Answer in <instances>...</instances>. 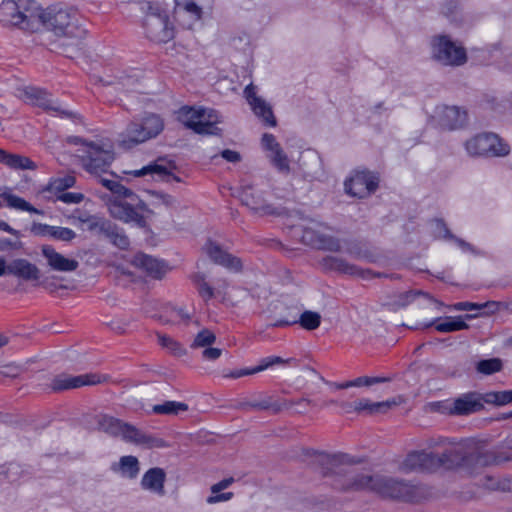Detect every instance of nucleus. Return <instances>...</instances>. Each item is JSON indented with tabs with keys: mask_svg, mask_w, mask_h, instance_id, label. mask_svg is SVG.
<instances>
[{
	"mask_svg": "<svg viewBox=\"0 0 512 512\" xmlns=\"http://www.w3.org/2000/svg\"><path fill=\"white\" fill-rule=\"evenodd\" d=\"M0 21L6 26L34 32L42 26L41 9L33 0H4L0 5Z\"/></svg>",
	"mask_w": 512,
	"mask_h": 512,
	"instance_id": "nucleus-1",
	"label": "nucleus"
},
{
	"mask_svg": "<svg viewBox=\"0 0 512 512\" xmlns=\"http://www.w3.org/2000/svg\"><path fill=\"white\" fill-rule=\"evenodd\" d=\"M42 26H46L56 35L66 36L76 40V45L86 35V29L81 23L77 10L71 7L53 6L45 12L41 11Z\"/></svg>",
	"mask_w": 512,
	"mask_h": 512,
	"instance_id": "nucleus-2",
	"label": "nucleus"
},
{
	"mask_svg": "<svg viewBox=\"0 0 512 512\" xmlns=\"http://www.w3.org/2000/svg\"><path fill=\"white\" fill-rule=\"evenodd\" d=\"M376 495L383 499L402 502H419L428 495L427 489L422 485H415L404 479L379 475Z\"/></svg>",
	"mask_w": 512,
	"mask_h": 512,
	"instance_id": "nucleus-3",
	"label": "nucleus"
},
{
	"mask_svg": "<svg viewBox=\"0 0 512 512\" xmlns=\"http://www.w3.org/2000/svg\"><path fill=\"white\" fill-rule=\"evenodd\" d=\"M143 26L147 37L156 43H167L174 37V29L169 22L167 11L159 3L146 2Z\"/></svg>",
	"mask_w": 512,
	"mask_h": 512,
	"instance_id": "nucleus-4",
	"label": "nucleus"
},
{
	"mask_svg": "<svg viewBox=\"0 0 512 512\" xmlns=\"http://www.w3.org/2000/svg\"><path fill=\"white\" fill-rule=\"evenodd\" d=\"M162 130L161 118L155 114H149L141 122L133 121L126 127L120 135V145L130 149L156 137Z\"/></svg>",
	"mask_w": 512,
	"mask_h": 512,
	"instance_id": "nucleus-5",
	"label": "nucleus"
},
{
	"mask_svg": "<svg viewBox=\"0 0 512 512\" xmlns=\"http://www.w3.org/2000/svg\"><path fill=\"white\" fill-rule=\"evenodd\" d=\"M465 149L472 157H503L510 148L496 134H478L465 142Z\"/></svg>",
	"mask_w": 512,
	"mask_h": 512,
	"instance_id": "nucleus-6",
	"label": "nucleus"
},
{
	"mask_svg": "<svg viewBox=\"0 0 512 512\" xmlns=\"http://www.w3.org/2000/svg\"><path fill=\"white\" fill-rule=\"evenodd\" d=\"M432 57L442 65L461 66L467 61V54L461 45L446 35L435 36L431 41Z\"/></svg>",
	"mask_w": 512,
	"mask_h": 512,
	"instance_id": "nucleus-7",
	"label": "nucleus"
},
{
	"mask_svg": "<svg viewBox=\"0 0 512 512\" xmlns=\"http://www.w3.org/2000/svg\"><path fill=\"white\" fill-rule=\"evenodd\" d=\"M501 391H489L486 393L470 392L463 394L454 400L450 413L453 415H468L484 408V403L502 406L500 400Z\"/></svg>",
	"mask_w": 512,
	"mask_h": 512,
	"instance_id": "nucleus-8",
	"label": "nucleus"
},
{
	"mask_svg": "<svg viewBox=\"0 0 512 512\" xmlns=\"http://www.w3.org/2000/svg\"><path fill=\"white\" fill-rule=\"evenodd\" d=\"M85 145L87 147L86 154L82 157L85 170L95 176L107 173L114 160L113 152L96 143H85Z\"/></svg>",
	"mask_w": 512,
	"mask_h": 512,
	"instance_id": "nucleus-9",
	"label": "nucleus"
},
{
	"mask_svg": "<svg viewBox=\"0 0 512 512\" xmlns=\"http://www.w3.org/2000/svg\"><path fill=\"white\" fill-rule=\"evenodd\" d=\"M323 224L316 221H310L307 226L302 229L301 241L313 248L324 249L330 251H339L341 248L338 239L328 235Z\"/></svg>",
	"mask_w": 512,
	"mask_h": 512,
	"instance_id": "nucleus-10",
	"label": "nucleus"
},
{
	"mask_svg": "<svg viewBox=\"0 0 512 512\" xmlns=\"http://www.w3.org/2000/svg\"><path fill=\"white\" fill-rule=\"evenodd\" d=\"M467 112L458 106H437L431 115L434 124L442 129L455 130L462 128L467 122Z\"/></svg>",
	"mask_w": 512,
	"mask_h": 512,
	"instance_id": "nucleus-11",
	"label": "nucleus"
},
{
	"mask_svg": "<svg viewBox=\"0 0 512 512\" xmlns=\"http://www.w3.org/2000/svg\"><path fill=\"white\" fill-rule=\"evenodd\" d=\"M379 179L369 171H358L344 183L345 191L351 196L365 198L378 188Z\"/></svg>",
	"mask_w": 512,
	"mask_h": 512,
	"instance_id": "nucleus-12",
	"label": "nucleus"
},
{
	"mask_svg": "<svg viewBox=\"0 0 512 512\" xmlns=\"http://www.w3.org/2000/svg\"><path fill=\"white\" fill-rule=\"evenodd\" d=\"M449 444L441 454H437V458L440 460L439 467L445 466L451 468L455 465L469 463L471 460L472 453L468 452L469 445L467 443L452 444L446 439H440L434 445H445Z\"/></svg>",
	"mask_w": 512,
	"mask_h": 512,
	"instance_id": "nucleus-13",
	"label": "nucleus"
},
{
	"mask_svg": "<svg viewBox=\"0 0 512 512\" xmlns=\"http://www.w3.org/2000/svg\"><path fill=\"white\" fill-rule=\"evenodd\" d=\"M440 460L437 454L425 451H413L407 455L400 465V470L404 473L414 471H431L439 468Z\"/></svg>",
	"mask_w": 512,
	"mask_h": 512,
	"instance_id": "nucleus-14",
	"label": "nucleus"
},
{
	"mask_svg": "<svg viewBox=\"0 0 512 512\" xmlns=\"http://www.w3.org/2000/svg\"><path fill=\"white\" fill-rule=\"evenodd\" d=\"M25 100L32 105L39 106L45 110L56 112L59 116L64 118H75L76 114L70 110L63 109L60 105L56 104L50 99L49 94L37 87H27L24 89Z\"/></svg>",
	"mask_w": 512,
	"mask_h": 512,
	"instance_id": "nucleus-15",
	"label": "nucleus"
},
{
	"mask_svg": "<svg viewBox=\"0 0 512 512\" xmlns=\"http://www.w3.org/2000/svg\"><path fill=\"white\" fill-rule=\"evenodd\" d=\"M256 87L253 83L247 85L244 89V97L253 110L254 114L261 118L262 121L274 127L277 124L276 118L273 114L272 107L263 98L256 95Z\"/></svg>",
	"mask_w": 512,
	"mask_h": 512,
	"instance_id": "nucleus-16",
	"label": "nucleus"
},
{
	"mask_svg": "<svg viewBox=\"0 0 512 512\" xmlns=\"http://www.w3.org/2000/svg\"><path fill=\"white\" fill-rule=\"evenodd\" d=\"M108 210L113 218L125 223H134L141 228H144L147 225L144 216L138 213L131 204L125 201L118 199L110 200L108 203Z\"/></svg>",
	"mask_w": 512,
	"mask_h": 512,
	"instance_id": "nucleus-17",
	"label": "nucleus"
},
{
	"mask_svg": "<svg viewBox=\"0 0 512 512\" xmlns=\"http://www.w3.org/2000/svg\"><path fill=\"white\" fill-rule=\"evenodd\" d=\"M241 202L255 212L274 214L275 209L264 198L263 191L252 185L243 186L239 194Z\"/></svg>",
	"mask_w": 512,
	"mask_h": 512,
	"instance_id": "nucleus-18",
	"label": "nucleus"
},
{
	"mask_svg": "<svg viewBox=\"0 0 512 512\" xmlns=\"http://www.w3.org/2000/svg\"><path fill=\"white\" fill-rule=\"evenodd\" d=\"M416 300L435 304L438 307L442 306L441 302L421 290H409L406 292L396 293L389 298L386 305L393 310H398L407 307Z\"/></svg>",
	"mask_w": 512,
	"mask_h": 512,
	"instance_id": "nucleus-19",
	"label": "nucleus"
},
{
	"mask_svg": "<svg viewBox=\"0 0 512 512\" xmlns=\"http://www.w3.org/2000/svg\"><path fill=\"white\" fill-rule=\"evenodd\" d=\"M204 251L208 257L218 265H221L229 270L238 272L242 268L241 260L228 252L224 251L220 245L211 240L207 241L204 246Z\"/></svg>",
	"mask_w": 512,
	"mask_h": 512,
	"instance_id": "nucleus-20",
	"label": "nucleus"
},
{
	"mask_svg": "<svg viewBox=\"0 0 512 512\" xmlns=\"http://www.w3.org/2000/svg\"><path fill=\"white\" fill-rule=\"evenodd\" d=\"M100 379L94 374L69 376L66 374H60L55 376L51 383L50 388L54 392L68 390L72 388H78L84 385H92L99 383Z\"/></svg>",
	"mask_w": 512,
	"mask_h": 512,
	"instance_id": "nucleus-21",
	"label": "nucleus"
},
{
	"mask_svg": "<svg viewBox=\"0 0 512 512\" xmlns=\"http://www.w3.org/2000/svg\"><path fill=\"white\" fill-rule=\"evenodd\" d=\"M176 169L175 164L172 161L164 158H159L156 161L142 167L141 169L134 170L131 172L135 177H143L150 175L159 179H165L166 177H172L173 180L179 182V177L173 175V171Z\"/></svg>",
	"mask_w": 512,
	"mask_h": 512,
	"instance_id": "nucleus-22",
	"label": "nucleus"
},
{
	"mask_svg": "<svg viewBox=\"0 0 512 512\" xmlns=\"http://www.w3.org/2000/svg\"><path fill=\"white\" fill-rule=\"evenodd\" d=\"M323 266L326 269L337 271L350 276H360L362 278L381 276V274L372 273L370 270H362L356 265L350 264L345 259L336 256H329L324 258Z\"/></svg>",
	"mask_w": 512,
	"mask_h": 512,
	"instance_id": "nucleus-23",
	"label": "nucleus"
},
{
	"mask_svg": "<svg viewBox=\"0 0 512 512\" xmlns=\"http://www.w3.org/2000/svg\"><path fill=\"white\" fill-rule=\"evenodd\" d=\"M223 122L221 114L211 108H203L201 117L198 118L196 125L200 128L195 127V133L200 135H216L222 134V129L218 127V124Z\"/></svg>",
	"mask_w": 512,
	"mask_h": 512,
	"instance_id": "nucleus-24",
	"label": "nucleus"
},
{
	"mask_svg": "<svg viewBox=\"0 0 512 512\" xmlns=\"http://www.w3.org/2000/svg\"><path fill=\"white\" fill-rule=\"evenodd\" d=\"M42 255L46 258L49 267L52 270L59 272H72L75 271L79 263L75 259H69L58 253L52 246H42Z\"/></svg>",
	"mask_w": 512,
	"mask_h": 512,
	"instance_id": "nucleus-25",
	"label": "nucleus"
},
{
	"mask_svg": "<svg viewBox=\"0 0 512 512\" xmlns=\"http://www.w3.org/2000/svg\"><path fill=\"white\" fill-rule=\"evenodd\" d=\"M8 274L25 281H38L40 279L39 268L23 258L15 259L8 264Z\"/></svg>",
	"mask_w": 512,
	"mask_h": 512,
	"instance_id": "nucleus-26",
	"label": "nucleus"
},
{
	"mask_svg": "<svg viewBox=\"0 0 512 512\" xmlns=\"http://www.w3.org/2000/svg\"><path fill=\"white\" fill-rule=\"evenodd\" d=\"M125 441L134 443L146 449L165 448L168 444L153 434L146 433L131 425Z\"/></svg>",
	"mask_w": 512,
	"mask_h": 512,
	"instance_id": "nucleus-27",
	"label": "nucleus"
},
{
	"mask_svg": "<svg viewBox=\"0 0 512 512\" xmlns=\"http://www.w3.org/2000/svg\"><path fill=\"white\" fill-rule=\"evenodd\" d=\"M31 230L35 235L44 237L49 236L63 242H70L76 237V233L70 228L51 226L42 223H34Z\"/></svg>",
	"mask_w": 512,
	"mask_h": 512,
	"instance_id": "nucleus-28",
	"label": "nucleus"
},
{
	"mask_svg": "<svg viewBox=\"0 0 512 512\" xmlns=\"http://www.w3.org/2000/svg\"><path fill=\"white\" fill-rule=\"evenodd\" d=\"M98 429L115 437H122L125 441L131 424L125 423L109 415H100L97 418Z\"/></svg>",
	"mask_w": 512,
	"mask_h": 512,
	"instance_id": "nucleus-29",
	"label": "nucleus"
},
{
	"mask_svg": "<svg viewBox=\"0 0 512 512\" xmlns=\"http://www.w3.org/2000/svg\"><path fill=\"white\" fill-rule=\"evenodd\" d=\"M165 480V471L162 468L154 467L145 472L141 480V486L145 490L162 496L165 494Z\"/></svg>",
	"mask_w": 512,
	"mask_h": 512,
	"instance_id": "nucleus-30",
	"label": "nucleus"
},
{
	"mask_svg": "<svg viewBox=\"0 0 512 512\" xmlns=\"http://www.w3.org/2000/svg\"><path fill=\"white\" fill-rule=\"evenodd\" d=\"M132 263L156 279H160L165 273L164 264L146 254L140 253L135 255Z\"/></svg>",
	"mask_w": 512,
	"mask_h": 512,
	"instance_id": "nucleus-31",
	"label": "nucleus"
},
{
	"mask_svg": "<svg viewBox=\"0 0 512 512\" xmlns=\"http://www.w3.org/2000/svg\"><path fill=\"white\" fill-rule=\"evenodd\" d=\"M401 401L394 399L372 402L369 399H359L356 401V412H364L368 415L386 413L388 410L400 404Z\"/></svg>",
	"mask_w": 512,
	"mask_h": 512,
	"instance_id": "nucleus-32",
	"label": "nucleus"
},
{
	"mask_svg": "<svg viewBox=\"0 0 512 512\" xmlns=\"http://www.w3.org/2000/svg\"><path fill=\"white\" fill-rule=\"evenodd\" d=\"M0 163L15 170H35L37 168V165L30 158L20 154L8 153L2 149H0Z\"/></svg>",
	"mask_w": 512,
	"mask_h": 512,
	"instance_id": "nucleus-33",
	"label": "nucleus"
},
{
	"mask_svg": "<svg viewBox=\"0 0 512 512\" xmlns=\"http://www.w3.org/2000/svg\"><path fill=\"white\" fill-rule=\"evenodd\" d=\"M379 475H369V474H357L353 478H351L350 482L345 486V490H353V491H369L372 493H376L377 489V481Z\"/></svg>",
	"mask_w": 512,
	"mask_h": 512,
	"instance_id": "nucleus-34",
	"label": "nucleus"
},
{
	"mask_svg": "<svg viewBox=\"0 0 512 512\" xmlns=\"http://www.w3.org/2000/svg\"><path fill=\"white\" fill-rule=\"evenodd\" d=\"M102 236L108 239L112 245L121 250H127L130 246V240L125 231L111 221Z\"/></svg>",
	"mask_w": 512,
	"mask_h": 512,
	"instance_id": "nucleus-35",
	"label": "nucleus"
},
{
	"mask_svg": "<svg viewBox=\"0 0 512 512\" xmlns=\"http://www.w3.org/2000/svg\"><path fill=\"white\" fill-rule=\"evenodd\" d=\"M293 403L292 400L272 402L271 398L267 397L261 400H252L250 407L252 410H271L273 413H279L282 410L291 408Z\"/></svg>",
	"mask_w": 512,
	"mask_h": 512,
	"instance_id": "nucleus-36",
	"label": "nucleus"
},
{
	"mask_svg": "<svg viewBox=\"0 0 512 512\" xmlns=\"http://www.w3.org/2000/svg\"><path fill=\"white\" fill-rule=\"evenodd\" d=\"M204 107H189L184 106L178 112L179 121L187 128L195 131V127L200 128L196 125L198 118L201 117V112Z\"/></svg>",
	"mask_w": 512,
	"mask_h": 512,
	"instance_id": "nucleus-37",
	"label": "nucleus"
},
{
	"mask_svg": "<svg viewBox=\"0 0 512 512\" xmlns=\"http://www.w3.org/2000/svg\"><path fill=\"white\" fill-rule=\"evenodd\" d=\"M114 471H119L123 476L135 478L139 472V462L134 456H123L118 464L113 465Z\"/></svg>",
	"mask_w": 512,
	"mask_h": 512,
	"instance_id": "nucleus-38",
	"label": "nucleus"
},
{
	"mask_svg": "<svg viewBox=\"0 0 512 512\" xmlns=\"http://www.w3.org/2000/svg\"><path fill=\"white\" fill-rule=\"evenodd\" d=\"M510 459L511 457H503L493 451H478L476 453H472L470 462L474 461L477 465L480 466H489L499 464Z\"/></svg>",
	"mask_w": 512,
	"mask_h": 512,
	"instance_id": "nucleus-39",
	"label": "nucleus"
},
{
	"mask_svg": "<svg viewBox=\"0 0 512 512\" xmlns=\"http://www.w3.org/2000/svg\"><path fill=\"white\" fill-rule=\"evenodd\" d=\"M0 200L3 203L6 202V205L10 208L28 211L32 213H39V211L30 205L26 200L21 197H18L8 191H4L0 193Z\"/></svg>",
	"mask_w": 512,
	"mask_h": 512,
	"instance_id": "nucleus-40",
	"label": "nucleus"
},
{
	"mask_svg": "<svg viewBox=\"0 0 512 512\" xmlns=\"http://www.w3.org/2000/svg\"><path fill=\"white\" fill-rule=\"evenodd\" d=\"M188 410V405L183 402L165 401L162 404H157L152 407L154 414L164 415H178L181 412Z\"/></svg>",
	"mask_w": 512,
	"mask_h": 512,
	"instance_id": "nucleus-41",
	"label": "nucleus"
},
{
	"mask_svg": "<svg viewBox=\"0 0 512 512\" xmlns=\"http://www.w3.org/2000/svg\"><path fill=\"white\" fill-rule=\"evenodd\" d=\"M79 221L83 224H86L87 230L91 232H95L98 235H103L106 230L110 220L105 218L96 216V215H86L79 217Z\"/></svg>",
	"mask_w": 512,
	"mask_h": 512,
	"instance_id": "nucleus-42",
	"label": "nucleus"
},
{
	"mask_svg": "<svg viewBox=\"0 0 512 512\" xmlns=\"http://www.w3.org/2000/svg\"><path fill=\"white\" fill-rule=\"evenodd\" d=\"M502 368L503 362L500 358L484 359L476 364V371L483 375H492L501 371Z\"/></svg>",
	"mask_w": 512,
	"mask_h": 512,
	"instance_id": "nucleus-43",
	"label": "nucleus"
},
{
	"mask_svg": "<svg viewBox=\"0 0 512 512\" xmlns=\"http://www.w3.org/2000/svg\"><path fill=\"white\" fill-rule=\"evenodd\" d=\"M435 328L439 332L446 333L467 329L468 324L461 317H448L443 322L437 323Z\"/></svg>",
	"mask_w": 512,
	"mask_h": 512,
	"instance_id": "nucleus-44",
	"label": "nucleus"
},
{
	"mask_svg": "<svg viewBox=\"0 0 512 512\" xmlns=\"http://www.w3.org/2000/svg\"><path fill=\"white\" fill-rule=\"evenodd\" d=\"M301 314V307L298 304H293L287 307V314L277 320L273 326L275 327H283L290 326L298 323L299 316Z\"/></svg>",
	"mask_w": 512,
	"mask_h": 512,
	"instance_id": "nucleus-45",
	"label": "nucleus"
},
{
	"mask_svg": "<svg viewBox=\"0 0 512 512\" xmlns=\"http://www.w3.org/2000/svg\"><path fill=\"white\" fill-rule=\"evenodd\" d=\"M192 281L196 285L198 293L203 300L208 301L214 297V289L206 282L203 274L197 273L193 275Z\"/></svg>",
	"mask_w": 512,
	"mask_h": 512,
	"instance_id": "nucleus-46",
	"label": "nucleus"
},
{
	"mask_svg": "<svg viewBox=\"0 0 512 512\" xmlns=\"http://www.w3.org/2000/svg\"><path fill=\"white\" fill-rule=\"evenodd\" d=\"M298 323L306 330H315L320 326L321 316L314 311H304L300 314Z\"/></svg>",
	"mask_w": 512,
	"mask_h": 512,
	"instance_id": "nucleus-47",
	"label": "nucleus"
},
{
	"mask_svg": "<svg viewBox=\"0 0 512 512\" xmlns=\"http://www.w3.org/2000/svg\"><path fill=\"white\" fill-rule=\"evenodd\" d=\"M216 342V335L209 329H202L195 336L191 348H206Z\"/></svg>",
	"mask_w": 512,
	"mask_h": 512,
	"instance_id": "nucleus-48",
	"label": "nucleus"
},
{
	"mask_svg": "<svg viewBox=\"0 0 512 512\" xmlns=\"http://www.w3.org/2000/svg\"><path fill=\"white\" fill-rule=\"evenodd\" d=\"M159 344L176 356H182L186 350L176 340L164 334H157Z\"/></svg>",
	"mask_w": 512,
	"mask_h": 512,
	"instance_id": "nucleus-49",
	"label": "nucleus"
},
{
	"mask_svg": "<svg viewBox=\"0 0 512 512\" xmlns=\"http://www.w3.org/2000/svg\"><path fill=\"white\" fill-rule=\"evenodd\" d=\"M269 157L272 164L278 169V171L286 174L290 172L288 157L281 147L277 148V150L271 153Z\"/></svg>",
	"mask_w": 512,
	"mask_h": 512,
	"instance_id": "nucleus-50",
	"label": "nucleus"
},
{
	"mask_svg": "<svg viewBox=\"0 0 512 512\" xmlns=\"http://www.w3.org/2000/svg\"><path fill=\"white\" fill-rule=\"evenodd\" d=\"M436 228L438 229L439 236H442L444 238L453 239L460 248L463 250H469L472 251V246L467 243L466 241L456 238L454 235H452L449 231V229L446 227L445 223L442 220H435Z\"/></svg>",
	"mask_w": 512,
	"mask_h": 512,
	"instance_id": "nucleus-51",
	"label": "nucleus"
},
{
	"mask_svg": "<svg viewBox=\"0 0 512 512\" xmlns=\"http://www.w3.org/2000/svg\"><path fill=\"white\" fill-rule=\"evenodd\" d=\"M291 361H293L292 358L283 359L279 356H269V357L261 359L259 365L254 367V371H258V373H259V372L264 371L274 365L287 364V363H290Z\"/></svg>",
	"mask_w": 512,
	"mask_h": 512,
	"instance_id": "nucleus-52",
	"label": "nucleus"
},
{
	"mask_svg": "<svg viewBox=\"0 0 512 512\" xmlns=\"http://www.w3.org/2000/svg\"><path fill=\"white\" fill-rule=\"evenodd\" d=\"M176 7L183 9L194 16L195 19H200L202 9L194 2V0H175Z\"/></svg>",
	"mask_w": 512,
	"mask_h": 512,
	"instance_id": "nucleus-53",
	"label": "nucleus"
},
{
	"mask_svg": "<svg viewBox=\"0 0 512 512\" xmlns=\"http://www.w3.org/2000/svg\"><path fill=\"white\" fill-rule=\"evenodd\" d=\"M484 486L490 490H511L512 489V481L509 479H504L503 481H499L492 476L485 477Z\"/></svg>",
	"mask_w": 512,
	"mask_h": 512,
	"instance_id": "nucleus-54",
	"label": "nucleus"
},
{
	"mask_svg": "<svg viewBox=\"0 0 512 512\" xmlns=\"http://www.w3.org/2000/svg\"><path fill=\"white\" fill-rule=\"evenodd\" d=\"M151 196L153 198L154 205H163L170 208L174 207L177 203V200L173 196L160 191H153Z\"/></svg>",
	"mask_w": 512,
	"mask_h": 512,
	"instance_id": "nucleus-55",
	"label": "nucleus"
},
{
	"mask_svg": "<svg viewBox=\"0 0 512 512\" xmlns=\"http://www.w3.org/2000/svg\"><path fill=\"white\" fill-rule=\"evenodd\" d=\"M74 183H75V179L72 176L58 178L49 184V186L47 187V190L63 191L67 188L72 187L74 185Z\"/></svg>",
	"mask_w": 512,
	"mask_h": 512,
	"instance_id": "nucleus-56",
	"label": "nucleus"
},
{
	"mask_svg": "<svg viewBox=\"0 0 512 512\" xmlns=\"http://www.w3.org/2000/svg\"><path fill=\"white\" fill-rule=\"evenodd\" d=\"M496 304L494 302L492 303H484V304H477L472 302H458L454 304L453 308L458 311H468V310H482L489 306H495Z\"/></svg>",
	"mask_w": 512,
	"mask_h": 512,
	"instance_id": "nucleus-57",
	"label": "nucleus"
},
{
	"mask_svg": "<svg viewBox=\"0 0 512 512\" xmlns=\"http://www.w3.org/2000/svg\"><path fill=\"white\" fill-rule=\"evenodd\" d=\"M262 145L264 149L270 151L271 153L277 150V148L281 147L280 144L276 141L274 135L269 133H265L262 136Z\"/></svg>",
	"mask_w": 512,
	"mask_h": 512,
	"instance_id": "nucleus-58",
	"label": "nucleus"
},
{
	"mask_svg": "<svg viewBox=\"0 0 512 512\" xmlns=\"http://www.w3.org/2000/svg\"><path fill=\"white\" fill-rule=\"evenodd\" d=\"M84 199V195L75 192H65L58 196V200L67 203H80Z\"/></svg>",
	"mask_w": 512,
	"mask_h": 512,
	"instance_id": "nucleus-59",
	"label": "nucleus"
},
{
	"mask_svg": "<svg viewBox=\"0 0 512 512\" xmlns=\"http://www.w3.org/2000/svg\"><path fill=\"white\" fill-rule=\"evenodd\" d=\"M111 192L113 194H115L116 196H119V197H124V198H131L134 196V193L132 190L126 188L125 186H123L121 183H119L118 181L116 182V184L114 185L113 189L111 190Z\"/></svg>",
	"mask_w": 512,
	"mask_h": 512,
	"instance_id": "nucleus-60",
	"label": "nucleus"
},
{
	"mask_svg": "<svg viewBox=\"0 0 512 512\" xmlns=\"http://www.w3.org/2000/svg\"><path fill=\"white\" fill-rule=\"evenodd\" d=\"M232 497H233L232 492H225V493L219 492L217 494H212L211 496H209L207 498V503L208 504H216L219 502H226V501H229Z\"/></svg>",
	"mask_w": 512,
	"mask_h": 512,
	"instance_id": "nucleus-61",
	"label": "nucleus"
},
{
	"mask_svg": "<svg viewBox=\"0 0 512 512\" xmlns=\"http://www.w3.org/2000/svg\"><path fill=\"white\" fill-rule=\"evenodd\" d=\"M221 354V349L208 346L204 348L202 352V357L206 360H216L221 356Z\"/></svg>",
	"mask_w": 512,
	"mask_h": 512,
	"instance_id": "nucleus-62",
	"label": "nucleus"
},
{
	"mask_svg": "<svg viewBox=\"0 0 512 512\" xmlns=\"http://www.w3.org/2000/svg\"><path fill=\"white\" fill-rule=\"evenodd\" d=\"M221 157L231 163H238L241 161L240 153L230 149L223 150L221 152Z\"/></svg>",
	"mask_w": 512,
	"mask_h": 512,
	"instance_id": "nucleus-63",
	"label": "nucleus"
},
{
	"mask_svg": "<svg viewBox=\"0 0 512 512\" xmlns=\"http://www.w3.org/2000/svg\"><path fill=\"white\" fill-rule=\"evenodd\" d=\"M21 247L20 242H13L6 238H0V252H5L9 250H16Z\"/></svg>",
	"mask_w": 512,
	"mask_h": 512,
	"instance_id": "nucleus-64",
	"label": "nucleus"
}]
</instances>
